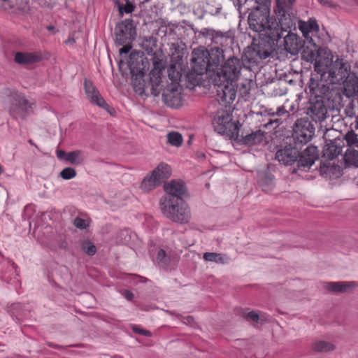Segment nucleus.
I'll use <instances>...</instances> for the list:
<instances>
[{
    "label": "nucleus",
    "instance_id": "nucleus-1",
    "mask_svg": "<svg viewBox=\"0 0 358 358\" xmlns=\"http://www.w3.org/2000/svg\"><path fill=\"white\" fill-rule=\"evenodd\" d=\"M296 0H275V10L278 21L270 16L266 8H256L248 15V24L251 30L260 36L277 37L283 35L291 27H295L292 6Z\"/></svg>",
    "mask_w": 358,
    "mask_h": 358
},
{
    "label": "nucleus",
    "instance_id": "nucleus-2",
    "mask_svg": "<svg viewBox=\"0 0 358 358\" xmlns=\"http://www.w3.org/2000/svg\"><path fill=\"white\" fill-rule=\"evenodd\" d=\"M297 145L291 143L286 144L278 149L275 155V159L285 166H292L296 163L297 169H294L293 173H296L298 170L303 171L309 170L319 157L316 146H308L301 153Z\"/></svg>",
    "mask_w": 358,
    "mask_h": 358
},
{
    "label": "nucleus",
    "instance_id": "nucleus-3",
    "mask_svg": "<svg viewBox=\"0 0 358 358\" xmlns=\"http://www.w3.org/2000/svg\"><path fill=\"white\" fill-rule=\"evenodd\" d=\"M314 69L324 74L334 87L342 85L350 71V66L343 58L338 57L333 60L329 57H323L315 59Z\"/></svg>",
    "mask_w": 358,
    "mask_h": 358
},
{
    "label": "nucleus",
    "instance_id": "nucleus-4",
    "mask_svg": "<svg viewBox=\"0 0 358 358\" xmlns=\"http://www.w3.org/2000/svg\"><path fill=\"white\" fill-rule=\"evenodd\" d=\"M159 205L163 215L171 221L179 224H187L189 222L191 210L182 199L171 196L162 197Z\"/></svg>",
    "mask_w": 358,
    "mask_h": 358
},
{
    "label": "nucleus",
    "instance_id": "nucleus-5",
    "mask_svg": "<svg viewBox=\"0 0 358 358\" xmlns=\"http://www.w3.org/2000/svg\"><path fill=\"white\" fill-rule=\"evenodd\" d=\"M282 36L280 35L277 37L259 36L258 43H255L252 49L248 52V61L250 63L257 64L259 61L268 57L275 50V47Z\"/></svg>",
    "mask_w": 358,
    "mask_h": 358
},
{
    "label": "nucleus",
    "instance_id": "nucleus-6",
    "mask_svg": "<svg viewBox=\"0 0 358 358\" xmlns=\"http://www.w3.org/2000/svg\"><path fill=\"white\" fill-rule=\"evenodd\" d=\"M310 98L329 100L330 94L334 90L332 85L324 74L319 71L311 73L308 83Z\"/></svg>",
    "mask_w": 358,
    "mask_h": 358
},
{
    "label": "nucleus",
    "instance_id": "nucleus-7",
    "mask_svg": "<svg viewBox=\"0 0 358 358\" xmlns=\"http://www.w3.org/2000/svg\"><path fill=\"white\" fill-rule=\"evenodd\" d=\"M128 66L130 69L131 74V83L135 92L139 95L148 96L151 94L154 96H157L159 94H155L152 90L151 79L149 82H146L144 79L145 73L143 71V64L133 61V57L130 56V61L129 62Z\"/></svg>",
    "mask_w": 358,
    "mask_h": 358
},
{
    "label": "nucleus",
    "instance_id": "nucleus-8",
    "mask_svg": "<svg viewBox=\"0 0 358 358\" xmlns=\"http://www.w3.org/2000/svg\"><path fill=\"white\" fill-rule=\"evenodd\" d=\"M213 125L215 130L230 138H237L239 128L237 122L232 121L231 113L226 110H218L214 116Z\"/></svg>",
    "mask_w": 358,
    "mask_h": 358
},
{
    "label": "nucleus",
    "instance_id": "nucleus-9",
    "mask_svg": "<svg viewBox=\"0 0 358 358\" xmlns=\"http://www.w3.org/2000/svg\"><path fill=\"white\" fill-rule=\"evenodd\" d=\"M10 114L15 119H25L34 112L35 101L28 99L22 94L14 92L12 94Z\"/></svg>",
    "mask_w": 358,
    "mask_h": 358
},
{
    "label": "nucleus",
    "instance_id": "nucleus-10",
    "mask_svg": "<svg viewBox=\"0 0 358 358\" xmlns=\"http://www.w3.org/2000/svg\"><path fill=\"white\" fill-rule=\"evenodd\" d=\"M241 69L242 62L236 57H230L217 69L215 78L218 81L235 82L239 77Z\"/></svg>",
    "mask_w": 358,
    "mask_h": 358
},
{
    "label": "nucleus",
    "instance_id": "nucleus-11",
    "mask_svg": "<svg viewBox=\"0 0 358 358\" xmlns=\"http://www.w3.org/2000/svg\"><path fill=\"white\" fill-rule=\"evenodd\" d=\"M314 134L315 127L308 119L300 118L295 122L292 134L294 144H306L311 140Z\"/></svg>",
    "mask_w": 358,
    "mask_h": 358
},
{
    "label": "nucleus",
    "instance_id": "nucleus-12",
    "mask_svg": "<svg viewBox=\"0 0 358 358\" xmlns=\"http://www.w3.org/2000/svg\"><path fill=\"white\" fill-rule=\"evenodd\" d=\"M214 86L218 101L225 105H230L236 97V85L232 81H218L214 78Z\"/></svg>",
    "mask_w": 358,
    "mask_h": 358
},
{
    "label": "nucleus",
    "instance_id": "nucleus-13",
    "mask_svg": "<svg viewBox=\"0 0 358 358\" xmlns=\"http://www.w3.org/2000/svg\"><path fill=\"white\" fill-rule=\"evenodd\" d=\"M209 55V50L203 48L194 49L192 53V69L199 73H205L207 71H212L208 59V56Z\"/></svg>",
    "mask_w": 358,
    "mask_h": 358
},
{
    "label": "nucleus",
    "instance_id": "nucleus-14",
    "mask_svg": "<svg viewBox=\"0 0 358 358\" xmlns=\"http://www.w3.org/2000/svg\"><path fill=\"white\" fill-rule=\"evenodd\" d=\"M162 99L164 102L169 107L179 108L182 104V99L181 95V90L179 85L176 83H171L165 88L162 84Z\"/></svg>",
    "mask_w": 358,
    "mask_h": 358
},
{
    "label": "nucleus",
    "instance_id": "nucleus-15",
    "mask_svg": "<svg viewBox=\"0 0 358 358\" xmlns=\"http://www.w3.org/2000/svg\"><path fill=\"white\" fill-rule=\"evenodd\" d=\"M327 99L310 98L307 108V115L315 122L324 121L327 115V108L325 104Z\"/></svg>",
    "mask_w": 358,
    "mask_h": 358
},
{
    "label": "nucleus",
    "instance_id": "nucleus-16",
    "mask_svg": "<svg viewBox=\"0 0 358 358\" xmlns=\"http://www.w3.org/2000/svg\"><path fill=\"white\" fill-rule=\"evenodd\" d=\"M153 69L150 71L149 76L151 79L152 90L155 94H159L162 88V70L164 68L162 61L155 56L153 57Z\"/></svg>",
    "mask_w": 358,
    "mask_h": 358
},
{
    "label": "nucleus",
    "instance_id": "nucleus-17",
    "mask_svg": "<svg viewBox=\"0 0 358 358\" xmlns=\"http://www.w3.org/2000/svg\"><path fill=\"white\" fill-rule=\"evenodd\" d=\"M299 28L305 38L304 43H307L315 48L316 45L313 37L319 31V26L316 20L310 18L307 22L300 21Z\"/></svg>",
    "mask_w": 358,
    "mask_h": 358
},
{
    "label": "nucleus",
    "instance_id": "nucleus-18",
    "mask_svg": "<svg viewBox=\"0 0 358 358\" xmlns=\"http://www.w3.org/2000/svg\"><path fill=\"white\" fill-rule=\"evenodd\" d=\"M84 88L85 94L92 103L96 104L110 113L109 110L110 106L101 96L99 92L91 80L87 79L85 80Z\"/></svg>",
    "mask_w": 358,
    "mask_h": 358
},
{
    "label": "nucleus",
    "instance_id": "nucleus-19",
    "mask_svg": "<svg viewBox=\"0 0 358 358\" xmlns=\"http://www.w3.org/2000/svg\"><path fill=\"white\" fill-rule=\"evenodd\" d=\"M292 27L287 30V34L283 38L284 49L292 55H296L302 48V41L295 34L290 33Z\"/></svg>",
    "mask_w": 358,
    "mask_h": 358
},
{
    "label": "nucleus",
    "instance_id": "nucleus-20",
    "mask_svg": "<svg viewBox=\"0 0 358 358\" xmlns=\"http://www.w3.org/2000/svg\"><path fill=\"white\" fill-rule=\"evenodd\" d=\"M164 190L168 195L163 197L171 196L182 199V196L185 194L186 188L183 182L173 180L164 185Z\"/></svg>",
    "mask_w": 358,
    "mask_h": 358
},
{
    "label": "nucleus",
    "instance_id": "nucleus-21",
    "mask_svg": "<svg viewBox=\"0 0 358 358\" xmlns=\"http://www.w3.org/2000/svg\"><path fill=\"white\" fill-rule=\"evenodd\" d=\"M343 85L344 94L349 98L358 96V77L355 73L349 72L348 78L342 84Z\"/></svg>",
    "mask_w": 358,
    "mask_h": 358
},
{
    "label": "nucleus",
    "instance_id": "nucleus-22",
    "mask_svg": "<svg viewBox=\"0 0 358 358\" xmlns=\"http://www.w3.org/2000/svg\"><path fill=\"white\" fill-rule=\"evenodd\" d=\"M257 182L263 191H271L274 187V176L268 171H260L257 173Z\"/></svg>",
    "mask_w": 358,
    "mask_h": 358
},
{
    "label": "nucleus",
    "instance_id": "nucleus-23",
    "mask_svg": "<svg viewBox=\"0 0 358 358\" xmlns=\"http://www.w3.org/2000/svg\"><path fill=\"white\" fill-rule=\"evenodd\" d=\"M208 59L210 65V70L216 71L219 69V66L224 60V51L220 47H213L209 51Z\"/></svg>",
    "mask_w": 358,
    "mask_h": 358
},
{
    "label": "nucleus",
    "instance_id": "nucleus-24",
    "mask_svg": "<svg viewBox=\"0 0 358 358\" xmlns=\"http://www.w3.org/2000/svg\"><path fill=\"white\" fill-rule=\"evenodd\" d=\"M14 60L17 64L27 65L38 62L41 57L34 52H17L15 55Z\"/></svg>",
    "mask_w": 358,
    "mask_h": 358
},
{
    "label": "nucleus",
    "instance_id": "nucleus-25",
    "mask_svg": "<svg viewBox=\"0 0 358 358\" xmlns=\"http://www.w3.org/2000/svg\"><path fill=\"white\" fill-rule=\"evenodd\" d=\"M357 286L356 282L352 281L330 282L325 285V288L331 292L341 293L348 292Z\"/></svg>",
    "mask_w": 358,
    "mask_h": 358
},
{
    "label": "nucleus",
    "instance_id": "nucleus-26",
    "mask_svg": "<svg viewBox=\"0 0 358 358\" xmlns=\"http://www.w3.org/2000/svg\"><path fill=\"white\" fill-rule=\"evenodd\" d=\"M264 139V133L261 130H257L243 136L241 141L243 144L252 146L262 143Z\"/></svg>",
    "mask_w": 358,
    "mask_h": 358
},
{
    "label": "nucleus",
    "instance_id": "nucleus-27",
    "mask_svg": "<svg viewBox=\"0 0 358 358\" xmlns=\"http://www.w3.org/2000/svg\"><path fill=\"white\" fill-rule=\"evenodd\" d=\"M152 174L161 183L171 175L170 167L165 163H160L152 171Z\"/></svg>",
    "mask_w": 358,
    "mask_h": 358
},
{
    "label": "nucleus",
    "instance_id": "nucleus-28",
    "mask_svg": "<svg viewBox=\"0 0 358 358\" xmlns=\"http://www.w3.org/2000/svg\"><path fill=\"white\" fill-rule=\"evenodd\" d=\"M203 259L206 262L226 264L229 262L230 258L227 255L217 252H205Z\"/></svg>",
    "mask_w": 358,
    "mask_h": 358
},
{
    "label": "nucleus",
    "instance_id": "nucleus-29",
    "mask_svg": "<svg viewBox=\"0 0 358 358\" xmlns=\"http://www.w3.org/2000/svg\"><path fill=\"white\" fill-rule=\"evenodd\" d=\"M167 73L171 83L179 85L182 78V67L180 64H171L167 69Z\"/></svg>",
    "mask_w": 358,
    "mask_h": 358
},
{
    "label": "nucleus",
    "instance_id": "nucleus-30",
    "mask_svg": "<svg viewBox=\"0 0 358 358\" xmlns=\"http://www.w3.org/2000/svg\"><path fill=\"white\" fill-rule=\"evenodd\" d=\"M203 74L204 73H199L192 69V71L187 73L185 76L187 87L192 89L196 86L200 85L202 80V76Z\"/></svg>",
    "mask_w": 358,
    "mask_h": 358
},
{
    "label": "nucleus",
    "instance_id": "nucleus-31",
    "mask_svg": "<svg viewBox=\"0 0 358 358\" xmlns=\"http://www.w3.org/2000/svg\"><path fill=\"white\" fill-rule=\"evenodd\" d=\"M312 349L317 352H329L335 349V345L325 341H315L312 343Z\"/></svg>",
    "mask_w": 358,
    "mask_h": 358
},
{
    "label": "nucleus",
    "instance_id": "nucleus-32",
    "mask_svg": "<svg viewBox=\"0 0 358 358\" xmlns=\"http://www.w3.org/2000/svg\"><path fill=\"white\" fill-rule=\"evenodd\" d=\"M344 161L348 166H354L358 167V151L352 148H348L344 155Z\"/></svg>",
    "mask_w": 358,
    "mask_h": 358
},
{
    "label": "nucleus",
    "instance_id": "nucleus-33",
    "mask_svg": "<svg viewBox=\"0 0 358 358\" xmlns=\"http://www.w3.org/2000/svg\"><path fill=\"white\" fill-rule=\"evenodd\" d=\"M159 185V182L157 181V179L151 173L143 179L141 187L145 192H150Z\"/></svg>",
    "mask_w": 358,
    "mask_h": 358
},
{
    "label": "nucleus",
    "instance_id": "nucleus-34",
    "mask_svg": "<svg viewBox=\"0 0 358 358\" xmlns=\"http://www.w3.org/2000/svg\"><path fill=\"white\" fill-rule=\"evenodd\" d=\"M200 34L206 38H209L215 43H219V41L224 38V36L221 32L208 28L202 29L200 31Z\"/></svg>",
    "mask_w": 358,
    "mask_h": 358
},
{
    "label": "nucleus",
    "instance_id": "nucleus-35",
    "mask_svg": "<svg viewBox=\"0 0 358 358\" xmlns=\"http://www.w3.org/2000/svg\"><path fill=\"white\" fill-rule=\"evenodd\" d=\"M66 161L73 165H79L83 162V152L80 150H75L67 152Z\"/></svg>",
    "mask_w": 358,
    "mask_h": 358
},
{
    "label": "nucleus",
    "instance_id": "nucleus-36",
    "mask_svg": "<svg viewBox=\"0 0 358 358\" xmlns=\"http://www.w3.org/2000/svg\"><path fill=\"white\" fill-rule=\"evenodd\" d=\"M342 152L341 147L336 146L334 143L327 145V148L324 150V155L330 159H333L340 155Z\"/></svg>",
    "mask_w": 358,
    "mask_h": 358
},
{
    "label": "nucleus",
    "instance_id": "nucleus-37",
    "mask_svg": "<svg viewBox=\"0 0 358 358\" xmlns=\"http://www.w3.org/2000/svg\"><path fill=\"white\" fill-rule=\"evenodd\" d=\"M81 249L84 252L90 256H93L96 252V246L88 239L83 240L81 242Z\"/></svg>",
    "mask_w": 358,
    "mask_h": 358
},
{
    "label": "nucleus",
    "instance_id": "nucleus-38",
    "mask_svg": "<svg viewBox=\"0 0 358 358\" xmlns=\"http://www.w3.org/2000/svg\"><path fill=\"white\" fill-rule=\"evenodd\" d=\"M167 141L171 145L179 147L182 143V137L178 132L172 131L167 134Z\"/></svg>",
    "mask_w": 358,
    "mask_h": 358
},
{
    "label": "nucleus",
    "instance_id": "nucleus-39",
    "mask_svg": "<svg viewBox=\"0 0 358 358\" xmlns=\"http://www.w3.org/2000/svg\"><path fill=\"white\" fill-rule=\"evenodd\" d=\"M155 260L160 267L165 268L169 263V257L166 256V252L163 249H159L157 252Z\"/></svg>",
    "mask_w": 358,
    "mask_h": 358
},
{
    "label": "nucleus",
    "instance_id": "nucleus-40",
    "mask_svg": "<svg viewBox=\"0 0 358 358\" xmlns=\"http://www.w3.org/2000/svg\"><path fill=\"white\" fill-rule=\"evenodd\" d=\"M126 25H120L117 31H116V40L120 45L125 43L127 39V34L124 31V29H126Z\"/></svg>",
    "mask_w": 358,
    "mask_h": 358
},
{
    "label": "nucleus",
    "instance_id": "nucleus-41",
    "mask_svg": "<svg viewBox=\"0 0 358 358\" xmlns=\"http://www.w3.org/2000/svg\"><path fill=\"white\" fill-rule=\"evenodd\" d=\"M76 176V171L73 168L66 167L60 172V176L64 180H70L75 178Z\"/></svg>",
    "mask_w": 358,
    "mask_h": 358
},
{
    "label": "nucleus",
    "instance_id": "nucleus-42",
    "mask_svg": "<svg viewBox=\"0 0 358 358\" xmlns=\"http://www.w3.org/2000/svg\"><path fill=\"white\" fill-rule=\"evenodd\" d=\"M345 140L348 145H349V148H351L352 145L357 147V142L358 141L357 136L354 131L348 132L345 136Z\"/></svg>",
    "mask_w": 358,
    "mask_h": 358
},
{
    "label": "nucleus",
    "instance_id": "nucleus-43",
    "mask_svg": "<svg viewBox=\"0 0 358 358\" xmlns=\"http://www.w3.org/2000/svg\"><path fill=\"white\" fill-rule=\"evenodd\" d=\"M73 224L76 228L80 229H85L87 227L85 220L78 217L74 219Z\"/></svg>",
    "mask_w": 358,
    "mask_h": 358
},
{
    "label": "nucleus",
    "instance_id": "nucleus-44",
    "mask_svg": "<svg viewBox=\"0 0 358 358\" xmlns=\"http://www.w3.org/2000/svg\"><path fill=\"white\" fill-rule=\"evenodd\" d=\"M135 6L129 1H127L123 7V10L125 13H131L134 10Z\"/></svg>",
    "mask_w": 358,
    "mask_h": 358
},
{
    "label": "nucleus",
    "instance_id": "nucleus-45",
    "mask_svg": "<svg viewBox=\"0 0 358 358\" xmlns=\"http://www.w3.org/2000/svg\"><path fill=\"white\" fill-rule=\"evenodd\" d=\"M132 329L134 332L138 333L141 335H143L145 336H151V335H152L150 331H149L148 330L141 329L136 326H134Z\"/></svg>",
    "mask_w": 358,
    "mask_h": 358
},
{
    "label": "nucleus",
    "instance_id": "nucleus-46",
    "mask_svg": "<svg viewBox=\"0 0 358 358\" xmlns=\"http://www.w3.org/2000/svg\"><path fill=\"white\" fill-rule=\"evenodd\" d=\"M246 318L249 320H252L256 322H258L259 320V315L254 311L249 312L247 315Z\"/></svg>",
    "mask_w": 358,
    "mask_h": 358
},
{
    "label": "nucleus",
    "instance_id": "nucleus-47",
    "mask_svg": "<svg viewBox=\"0 0 358 358\" xmlns=\"http://www.w3.org/2000/svg\"><path fill=\"white\" fill-rule=\"evenodd\" d=\"M122 295L128 301H131L134 299V294L131 292H130L129 290H127V289H124V290L122 291Z\"/></svg>",
    "mask_w": 358,
    "mask_h": 358
},
{
    "label": "nucleus",
    "instance_id": "nucleus-48",
    "mask_svg": "<svg viewBox=\"0 0 358 358\" xmlns=\"http://www.w3.org/2000/svg\"><path fill=\"white\" fill-rule=\"evenodd\" d=\"M66 154L67 153H66L63 150H58V151H57V157L59 159H64L66 160Z\"/></svg>",
    "mask_w": 358,
    "mask_h": 358
},
{
    "label": "nucleus",
    "instance_id": "nucleus-49",
    "mask_svg": "<svg viewBox=\"0 0 358 358\" xmlns=\"http://www.w3.org/2000/svg\"><path fill=\"white\" fill-rule=\"evenodd\" d=\"M131 49L130 46H123L122 48L120 49V54H127Z\"/></svg>",
    "mask_w": 358,
    "mask_h": 358
},
{
    "label": "nucleus",
    "instance_id": "nucleus-50",
    "mask_svg": "<svg viewBox=\"0 0 358 358\" xmlns=\"http://www.w3.org/2000/svg\"><path fill=\"white\" fill-rule=\"evenodd\" d=\"M285 110L283 107H279L277 110L276 114L280 116L285 113Z\"/></svg>",
    "mask_w": 358,
    "mask_h": 358
},
{
    "label": "nucleus",
    "instance_id": "nucleus-51",
    "mask_svg": "<svg viewBox=\"0 0 358 358\" xmlns=\"http://www.w3.org/2000/svg\"><path fill=\"white\" fill-rule=\"evenodd\" d=\"M318 1L322 4V5H329V0H318Z\"/></svg>",
    "mask_w": 358,
    "mask_h": 358
},
{
    "label": "nucleus",
    "instance_id": "nucleus-52",
    "mask_svg": "<svg viewBox=\"0 0 358 358\" xmlns=\"http://www.w3.org/2000/svg\"><path fill=\"white\" fill-rule=\"evenodd\" d=\"M187 320L189 324H191L194 321V318L192 316H188Z\"/></svg>",
    "mask_w": 358,
    "mask_h": 358
},
{
    "label": "nucleus",
    "instance_id": "nucleus-53",
    "mask_svg": "<svg viewBox=\"0 0 358 358\" xmlns=\"http://www.w3.org/2000/svg\"><path fill=\"white\" fill-rule=\"evenodd\" d=\"M128 234V231L127 230L121 231L120 235L121 236H127Z\"/></svg>",
    "mask_w": 358,
    "mask_h": 358
},
{
    "label": "nucleus",
    "instance_id": "nucleus-54",
    "mask_svg": "<svg viewBox=\"0 0 358 358\" xmlns=\"http://www.w3.org/2000/svg\"><path fill=\"white\" fill-rule=\"evenodd\" d=\"M198 157L199 159H204L206 157V155L204 153H201V154L198 155Z\"/></svg>",
    "mask_w": 358,
    "mask_h": 358
},
{
    "label": "nucleus",
    "instance_id": "nucleus-55",
    "mask_svg": "<svg viewBox=\"0 0 358 358\" xmlns=\"http://www.w3.org/2000/svg\"><path fill=\"white\" fill-rule=\"evenodd\" d=\"M242 86H243V87L246 88V85H243ZM244 93L245 94H248L249 93V90L248 89H245Z\"/></svg>",
    "mask_w": 358,
    "mask_h": 358
},
{
    "label": "nucleus",
    "instance_id": "nucleus-56",
    "mask_svg": "<svg viewBox=\"0 0 358 358\" xmlns=\"http://www.w3.org/2000/svg\"><path fill=\"white\" fill-rule=\"evenodd\" d=\"M120 244H124L127 242V240H120L117 241Z\"/></svg>",
    "mask_w": 358,
    "mask_h": 358
},
{
    "label": "nucleus",
    "instance_id": "nucleus-57",
    "mask_svg": "<svg viewBox=\"0 0 358 358\" xmlns=\"http://www.w3.org/2000/svg\"><path fill=\"white\" fill-rule=\"evenodd\" d=\"M28 142H29V143L30 145H36L34 144V141H33L31 139H29V140L28 141Z\"/></svg>",
    "mask_w": 358,
    "mask_h": 358
},
{
    "label": "nucleus",
    "instance_id": "nucleus-58",
    "mask_svg": "<svg viewBox=\"0 0 358 358\" xmlns=\"http://www.w3.org/2000/svg\"><path fill=\"white\" fill-rule=\"evenodd\" d=\"M150 0H142V3H148L149 2Z\"/></svg>",
    "mask_w": 358,
    "mask_h": 358
},
{
    "label": "nucleus",
    "instance_id": "nucleus-59",
    "mask_svg": "<svg viewBox=\"0 0 358 358\" xmlns=\"http://www.w3.org/2000/svg\"><path fill=\"white\" fill-rule=\"evenodd\" d=\"M2 171H3V168H2V166L0 165V175L2 173Z\"/></svg>",
    "mask_w": 358,
    "mask_h": 358
},
{
    "label": "nucleus",
    "instance_id": "nucleus-60",
    "mask_svg": "<svg viewBox=\"0 0 358 358\" xmlns=\"http://www.w3.org/2000/svg\"><path fill=\"white\" fill-rule=\"evenodd\" d=\"M314 56H315L314 53H313V52H312V53H311V57H313Z\"/></svg>",
    "mask_w": 358,
    "mask_h": 358
},
{
    "label": "nucleus",
    "instance_id": "nucleus-61",
    "mask_svg": "<svg viewBox=\"0 0 358 358\" xmlns=\"http://www.w3.org/2000/svg\"><path fill=\"white\" fill-rule=\"evenodd\" d=\"M357 148H358V141L357 142Z\"/></svg>",
    "mask_w": 358,
    "mask_h": 358
}]
</instances>
